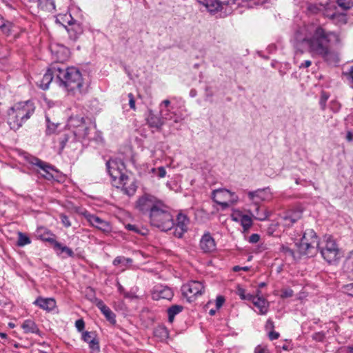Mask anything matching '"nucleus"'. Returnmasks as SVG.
<instances>
[{
  "mask_svg": "<svg viewBox=\"0 0 353 353\" xmlns=\"http://www.w3.org/2000/svg\"><path fill=\"white\" fill-rule=\"evenodd\" d=\"M291 43L296 52H308L327 61L332 54L331 44H339L341 39L338 33L319 25L309 32L305 28H299L294 31Z\"/></svg>",
  "mask_w": 353,
  "mask_h": 353,
  "instance_id": "1",
  "label": "nucleus"
},
{
  "mask_svg": "<svg viewBox=\"0 0 353 353\" xmlns=\"http://www.w3.org/2000/svg\"><path fill=\"white\" fill-rule=\"evenodd\" d=\"M57 74V81L60 86L73 94L85 92L84 79L79 70L75 67H66L59 63V68H53Z\"/></svg>",
  "mask_w": 353,
  "mask_h": 353,
  "instance_id": "2",
  "label": "nucleus"
},
{
  "mask_svg": "<svg viewBox=\"0 0 353 353\" xmlns=\"http://www.w3.org/2000/svg\"><path fill=\"white\" fill-rule=\"evenodd\" d=\"M106 168L114 185L121 188L123 194L130 196L132 181L123 172L125 170L123 162L119 159H111L106 162Z\"/></svg>",
  "mask_w": 353,
  "mask_h": 353,
  "instance_id": "3",
  "label": "nucleus"
},
{
  "mask_svg": "<svg viewBox=\"0 0 353 353\" xmlns=\"http://www.w3.org/2000/svg\"><path fill=\"white\" fill-rule=\"evenodd\" d=\"M148 217L151 225L161 231L167 232L174 228V222L170 208L164 201Z\"/></svg>",
  "mask_w": 353,
  "mask_h": 353,
  "instance_id": "4",
  "label": "nucleus"
},
{
  "mask_svg": "<svg viewBox=\"0 0 353 353\" xmlns=\"http://www.w3.org/2000/svg\"><path fill=\"white\" fill-rule=\"evenodd\" d=\"M319 238L312 229L306 230L299 242L296 243L301 255L312 257L318 252Z\"/></svg>",
  "mask_w": 353,
  "mask_h": 353,
  "instance_id": "5",
  "label": "nucleus"
},
{
  "mask_svg": "<svg viewBox=\"0 0 353 353\" xmlns=\"http://www.w3.org/2000/svg\"><path fill=\"white\" fill-rule=\"evenodd\" d=\"M162 201L154 195L145 192L136 201L135 208L143 214L149 216Z\"/></svg>",
  "mask_w": 353,
  "mask_h": 353,
  "instance_id": "6",
  "label": "nucleus"
},
{
  "mask_svg": "<svg viewBox=\"0 0 353 353\" xmlns=\"http://www.w3.org/2000/svg\"><path fill=\"white\" fill-rule=\"evenodd\" d=\"M319 243L318 252L320 251L322 257L329 263L335 262L339 258V248L335 241L330 237L325 242Z\"/></svg>",
  "mask_w": 353,
  "mask_h": 353,
  "instance_id": "7",
  "label": "nucleus"
},
{
  "mask_svg": "<svg viewBox=\"0 0 353 353\" xmlns=\"http://www.w3.org/2000/svg\"><path fill=\"white\" fill-rule=\"evenodd\" d=\"M328 10H325V18L329 19L336 26H341L347 23L346 14L340 12L334 1H328Z\"/></svg>",
  "mask_w": 353,
  "mask_h": 353,
  "instance_id": "8",
  "label": "nucleus"
},
{
  "mask_svg": "<svg viewBox=\"0 0 353 353\" xmlns=\"http://www.w3.org/2000/svg\"><path fill=\"white\" fill-rule=\"evenodd\" d=\"M182 292L189 302L193 301L198 295L204 291V285L201 281H192L182 286Z\"/></svg>",
  "mask_w": 353,
  "mask_h": 353,
  "instance_id": "9",
  "label": "nucleus"
},
{
  "mask_svg": "<svg viewBox=\"0 0 353 353\" xmlns=\"http://www.w3.org/2000/svg\"><path fill=\"white\" fill-rule=\"evenodd\" d=\"M10 110L13 111L17 117L26 121L33 114L34 108L32 103L26 101L16 104Z\"/></svg>",
  "mask_w": 353,
  "mask_h": 353,
  "instance_id": "10",
  "label": "nucleus"
},
{
  "mask_svg": "<svg viewBox=\"0 0 353 353\" xmlns=\"http://www.w3.org/2000/svg\"><path fill=\"white\" fill-rule=\"evenodd\" d=\"M198 2L203 5L208 12H214L221 8L222 5L232 6L239 4L237 0H197Z\"/></svg>",
  "mask_w": 353,
  "mask_h": 353,
  "instance_id": "11",
  "label": "nucleus"
},
{
  "mask_svg": "<svg viewBox=\"0 0 353 353\" xmlns=\"http://www.w3.org/2000/svg\"><path fill=\"white\" fill-rule=\"evenodd\" d=\"M83 215L86 220L90 223V224L98 230H100L105 233L111 232L112 228L108 221H105L99 216L87 212H85Z\"/></svg>",
  "mask_w": 353,
  "mask_h": 353,
  "instance_id": "12",
  "label": "nucleus"
},
{
  "mask_svg": "<svg viewBox=\"0 0 353 353\" xmlns=\"http://www.w3.org/2000/svg\"><path fill=\"white\" fill-rule=\"evenodd\" d=\"M228 196H234V193L227 189L215 190L212 193V199L213 201L220 205L223 210L227 209L230 207V203L228 202L223 201Z\"/></svg>",
  "mask_w": 353,
  "mask_h": 353,
  "instance_id": "13",
  "label": "nucleus"
},
{
  "mask_svg": "<svg viewBox=\"0 0 353 353\" xmlns=\"http://www.w3.org/2000/svg\"><path fill=\"white\" fill-rule=\"evenodd\" d=\"M199 247L204 253H210L216 250L215 240L210 232H205L203 234L199 242Z\"/></svg>",
  "mask_w": 353,
  "mask_h": 353,
  "instance_id": "14",
  "label": "nucleus"
},
{
  "mask_svg": "<svg viewBox=\"0 0 353 353\" xmlns=\"http://www.w3.org/2000/svg\"><path fill=\"white\" fill-rule=\"evenodd\" d=\"M174 296V292L172 288L166 285H156L154 286L152 296L154 300L166 299L170 301Z\"/></svg>",
  "mask_w": 353,
  "mask_h": 353,
  "instance_id": "15",
  "label": "nucleus"
},
{
  "mask_svg": "<svg viewBox=\"0 0 353 353\" xmlns=\"http://www.w3.org/2000/svg\"><path fill=\"white\" fill-rule=\"evenodd\" d=\"M70 20L68 21V26H65L70 39L75 41L83 33V28L81 25L77 22L76 20L73 19L71 15H69Z\"/></svg>",
  "mask_w": 353,
  "mask_h": 353,
  "instance_id": "16",
  "label": "nucleus"
},
{
  "mask_svg": "<svg viewBox=\"0 0 353 353\" xmlns=\"http://www.w3.org/2000/svg\"><path fill=\"white\" fill-rule=\"evenodd\" d=\"M146 121L150 128H154L157 130H161V127L165 124L160 113L155 114L152 110L148 111Z\"/></svg>",
  "mask_w": 353,
  "mask_h": 353,
  "instance_id": "17",
  "label": "nucleus"
},
{
  "mask_svg": "<svg viewBox=\"0 0 353 353\" xmlns=\"http://www.w3.org/2000/svg\"><path fill=\"white\" fill-rule=\"evenodd\" d=\"M54 68H59V63H56L54 64H52L50 67L48 68V70L46 71V72L43 74L41 83L39 84V86L43 90H46L48 88L49 84L51 83L52 79L55 77L57 79V74H55V72L54 70Z\"/></svg>",
  "mask_w": 353,
  "mask_h": 353,
  "instance_id": "18",
  "label": "nucleus"
},
{
  "mask_svg": "<svg viewBox=\"0 0 353 353\" xmlns=\"http://www.w3.org/2000/svg\"><path fill=\"white\" fill-rule=\"evenodd\" d=\"M32 163L33 165H35L37 167L40 168L43 171L44 173L42 174V176L45 179H46L48 180H52L54 179V176L50 172V171L53 170V171L57 172V170L55 169H54V168L52 165H50L48 163H46V162L41 161V159H39L38 158H34L32 160Z\"/></svg>",
  "mask_w": 353,
  "mask_h": 353,
  "instance_id": "19",
  "label": "nucleus"
},
{
  "mask_svg": "<svg viewBox=\"0 0 353 353\" xmlns=\"http://www.w3.org/2000/svg\"><path fill=\"white\" fill-rule=\"evenodd\" d=\"M328 2L323 3H309L307 5V12L310 14H321L325 17V10H328Z\"/></svg>",
  "mask_w": 353,
  "mask_h": 353,
  "instance_id": "20",
  "label": "nucleus"
},
{
  "mask_svg": "<svg viewBox=\"0 0 353 353\" xmlns=\"http://www.w3.org/2000/svg\"><path fill=\"white\" fill-rule=\"evenodd\" d=\"M159 113L162 119H163L164 123L166 121H173L176 123L182 120L181 117L172 112L171 108H161Z\"/></svg>",
  "mask_w": 353,
  "mask_h": 353,
  "instance_id": "21",
  "label": "nucleus"
},
{
  "mask_svg": "<svg viewBox=\"0 0 353 353\" xmlns=\"http://www.w3.org/2000/svg\"><path fill=\"white\" fill-rule=\"evenodd\" d=\"M34 304L47 311H52L56 307V301L52 298L39 297L35 300Z\"/></svg>",
  "mask_w": 353,
  "mask_h": 353,
  "instance_id": "22",
  "label": "nucleus"
},
{
  "mask_svg": "<svg viewBox=\"0 0 353 353\" xmlns=\"http://www.w3.org/2000/svg\"><path fill=\"white\" fill-rule=\"evenodd\" d=\"M90 128L88 124L85 122L79 127H77L72 130L74 139L76 141H80L85 139L88 137L89 134Z\"/></svg>",
  "mask_w": 353,
  "mask_h": 353,
  "instance_id": "23",
  "label": "nucleus"
},
{
  "mask_svg": "<svg viewBox=\"0 0 353 353\" xmlns=\"http://www.w3.org/2000/svg\"><path fill=\"white\" fill-rule=\"evenodd\" d=\"M21 327L26 334H36L38 335L41 334V332L35 323V322L31 319L25 320L21 324Z\"/></svg>",
  "mask_w": 353,
  "mask_h": 353,
  "instance_id": "24",
  "label": "nucleus"
},
{
  "mask_svg": "<svg viewBox=\"0 0 353 353\" xmlns=\"http://www.w3.org/2000/svg\"><path fill=\"white\" fill-rule=\"evenodd\" d=\"M24 121L23 119H21L19 117H17V114H15L13 111L9 110L8 123L11 129L14 130H18Z\"/></svg>",
  "mask_w": 353,
  "mask_h": 353,
  "instance_id": "25",
  "label": "nucleus"
},
{
  "mask_svg": "<svg viewBox=\"0 0 353 353\" xmlns=\"http://www.w3.org/2000/svg\"><path fill=\"white\" fill-rule=\"evenodd\" d=\"M249 199L252 201L254 204L256 209H259L257 204L265 199V192L264 189H259L255 191H250L248 194Z\"/></svg>",
  "mask_w": 353,
  "mask_h": 353,
  "instance_id": "26",
  "label": "nucleus"
},
{
  "mask_svg": "<svg viewBox=\"0 0 353 353\" xmlns=\"http://www.w3.org/2000/svg\"><path fill=\"white\" fill-rule=\"evenodd\" d=\"M14 25L11 21L6 20L0 15V30L3 34L10 36L14 31Z\"/></svg>",
  "mask_w": 353,
  "mask_h": 353,
  "instance_id": "27",
  "label": "nucleus"
},
{
  "mask_svg": "<svg viewBox=\"0 0 353 353\" xmlns=\"http://www.w3.org/2000/svg\"><path fill=\"white\" fill-rule=\"evenodd\" d=\"M253 304L259 309L261 314H265L267 313L269 303L263 297L256 296Z\"/></svg>",
  "mask_w": 353,
  "mask_h": 353,
  "instance_id": "28",
  "label": "nucleus"
},
{
  "mask_svg": "<svg viewBox=\"0 0 353 353\" xmlns=\"http://www.w3.org/2000/svg\"><path fill=\"white\" fill-rule=\"evenodd\" d=\"M85 122V120L83 117L71 116L68 120L67 126L72 131Z\"/></svg>",
  "mask_w": 353,
  "mask_h": 353,
  "instance_id": "29",
  "label": "nucleus"
},
{
  "mask_svg": "<svg viewBox=\"0 0 353 353\" xmlns=\"http://www.w3.org/2000/svg\"><path fill=\"white\" fill-rule=\"evenodd\" d=\"M301 218L300 212L288 213L283 216V225L290 227Z\"/></svg>",
  "mask_w": 353,
  "mask_h": 353,
  "instance_id": "30",
  "label": "nucleus"
},
{
  "mask_svg": "<svg viewBox=\"0 0 353 353\" xmlns=\"http://www.w3.org/2000/svg\"><path fill=\"white\" fill-rule=\"evenodd\" d=\"M53 248L56 251H59V252H57L58 254L65 253L67 256L74 257V253L72 249L65 245H63V244L58 241L55 243L54 245L53 246Z\"/></svg>",
  "mask_w": 353,
  "mask_h": 353,
  "instance_id": "31",
  "label": "nucleus"
},
{
  "mask_svg": "<svg viewBox=\"0 0 353 353\" xmlns=\"http://www.w3.org/2000/svg\"><path fill=\"white\" fill-rule=\"evenodd\" d=\"M183 307L179 305H173L170 307L167 310L168 314V321L170 323H172L174 319V316L179 314L183 310Z\"/></svg>",
  "mask_w": 353,
  "mask_h": 353,
  "instance_id": "32",
  "label": "nucleus"
},
{
  "mask_svg": "<svg viewBox=\"0 0 353 353\" xmlns=\"http://www.w3.org/2000/svg\"><path fill=\"white\" fill-rule=\"evenodd\" d=\"M39 236L42 241L51 243L52 246H54L57 242L56 239H54V234L48 230H45L43 233L39 234Z\"/></svg>",
  "mask_w": 353,
  "mask_h": 353,
  "instance_id": "33",
  "label": "nucleus"
},
{
  "mask_svg": "<svg viewBox=\"0 0 353 353\" xmlns=\"http://www.w3.org/2000/svg\"><path fill=\"white\" fill-rule=\"evenodd\" d=\"M17 234H18V240L17 242V246L23 247L26 245L31 243V240L27 234H26L21 232H19L17 233Z\"/></svg>",
  "mask_w": 353,
  "mask_h": 353,
  "instance_id": "34",
  "label": "nucleus"
},
{
  "mask_svg": "<svg viewBox=\"0 0 353 353\" xmlns=\"http://www.w3.org/2000/svg\"><path fill=\"white\" fill-rule=\"evenodd\" d=\"M189 220L186 215L183 214H179L176 217V223L174 225H177L179 228H181L188 230V224Z\"/></svg>",
  "mask_w": 353,
  "mask_h": 353,
  "instance_id": "35",
  "label": "nucleus"
},
{
  "mask_svg": "<svg viewBox=\"0 0 353 353\" xmlns=\"http://www.w3.org/2000/svg\"><path fill=\"white\" fill-rule=\"evenodd\" d=\"M38 6L42 10L50 11L54 9V3L53 0H38Z\"/></svg>",
  "mask_w": 353,
  "mask_h": 353,
  "instance_id": "36",
  "label": "nucleus"
},
{
  "mask_svg": "<svg viewBox=\"0 0 353 353\" xmlns=\"http://www.w3.org/2000/svg\"><path fill=\"white\" fill-rule=\"evenodd\" d=\"M336 6L343 10H347L353 6V0H337Z\"/></svg>",
  "mask_w": 353,
  "mask_h": 353,
  "instance_id": "37",
  "label": "nucleus"
},
{
  "mask_svg": "<svg viewBox=\"0 0 353 353\" xmlns=\"http://www.w3.org/2000/svg\"><path fill=\"white\" fill-rule=\"evenodd\" d=\"M101 312L111 324L114 325L116 323V316L108 307Z\"/></svg>",
  "mask_w": 353,
  "mask_h": 353,
  "instance_id": "38",
  "label": "nucleus"
},
{
  "mask_svg": "<svg viewBox=\"0 0 353 353\" xmlns=\"http://www.w3.org/2000/svg\"><path fill=\"white\" fill-rule=\"evenodd\" d=\"M154 334L156 336L163 340L168 337L169 333L166 327H159L155 330Z\"/></svg>",
  "mask_w": 353,
  "mask_h": 353,
  "instance_id": "39",
  "label": "nucleus"
},
{
  "mask_svg": "<svg viewBox=\"0 0 353 353\" xmlns=\"http://www.w3.org/2000/svg\"><path fill=\"white\" fill-rule=\"evenodd\" d=\"M46 122H47V128H46V134H51L54 133L57 128L59 125V123H54L50 121V119L48 116L46 117Z\"/></svg>",
  "mask_w": 353,
  "mask_h": 353,
  "instance_id": "40",
  "label": "nucleus"
},
{
  "mask_svg": "<svg viewBox=\"0 0 353 353\" xmlns=\"http://www.w3.org/2000/svg\"><path fill=\"white\" fill-rule=\"evenodd\" d=\"M342 74L349 83L353 84V64L351 65L347 70L343 71Z\"/></svg>",
  "mask_w": 353,
  "mask_h": 353,
  "instance_id": "41",
  "label": "nucleus"
},
{
  "mask_svg": "<svg viewBox=\"0 0 353 353\" xmlns=\"http://www.w3.org/2000/svg\"><path fill=\"white\" fill-rule=\"evenodd\" d=\"M241 221L244 229H248L252 225V219L248 215H243Z\"/></svg>",
  "mask_w": 353,
  "mask_h": 353,
  "instance_id": "42",
  "label": "nucleus"
},
{
  "mask_svg": "<svg viewBox=\"0 0 353 353\" xmlns=\"http://www.w3.org/2000/svg\"><path fill=\"white\" fill-rule=\"evenodd\" d=\"M89 347L91 349L92 353H98L100 350L99 341L96 339H92V341H90Z\"/></svg>",
  "mask_w": 353,
  "mask_h": 353,
  "instance_id": "43",
  "label": "nucleus"
},
{
  "mask_svg": "<svg viewBox=\"0 0 353 353\" xmlns=\"http://www.w3.org/2000/svg\"><path fill=\"white\" fill-rule=\"evenodd\" d=\"M329 98V95L325 92H322L320 101H319V105L321 107V109L322 110H325L326 108V103Z\"/></svg>",
  "mask_w": 353,
  "mask_h": 353,
  "instance_id": "44",
  "label": "nucleus"
},
{
  "mask_svg": "<svg viewBox=\"0 0 353 353\" xmlns=\"http://www.w3.org/2000/svg\"><path fill=\"white\" fill-rule=\"evenodd\" d=\"M312 338L315 341L323 342L325 339V333L323 331L315 332L312 335Z\"/></svg>",
  "mask_w": 353,
  "mask_h": 353,
  "instance_id": "45",
  "label": "nucleus"
},
{
  "mask_svg": "<svg viewBox=\"0 0 353 353\" xmlns=\"http://www.w3.org/2000/svg\"><path fill=\"white\" fill-rule=\"evenodd\" d=\"M132 261L130 259L125 258L124 256H117L113 261V264L114 265H118L119 264L125 265L128 263H130Z\"/></svg>",
  "mask_w": 353,
  "mask_h": 353,
  "instance_id": "46",
  "label": "nucleus"
},
{
  "mask_svg": "<svg viewBox=\"0 0 353 353\" xmlns=\"http://www.w3.org/2000/svg\"><path fill=\"white\" fill-rule=\"evenodd\" d=\"M60 51L61 52V55L59 57L58 56V59L59 61H65L69 56V50L68 48L61 46L60 47Z\"/></svg>",
  "mask_w": 353,
  "mask_h": 353,
  "instance_id": "47",
  "label": "nucleus"
},
{
  "mask_svg": "<svg viewBox=\"0 0 353 353\" xmlns=\"http://www.w3.org/2000/svg\"><path fill=\"white\" fill-rule=\"evenodd\" d=\"M294 295V291L290 288H284L281 290V297L282 299L290 298Z\"/></svg>",
  "mask_w": 353,
  "mask_h": 353,
  "instance_id": "48",
  "label": "nucleus"
},
{
  "mask_svg": "<svg viewBox=\"0 0 353 353\" xmlns=\"http://www.w3.org/2000/svg\"><path fill=\"white\" fill-rule=\"evenodd\" d=\"M345 268L347 271L353 273V256L348 257L345 263Z\"/></svg>",
  "mask_w": 353,
  "mask_h": 353,
  "instance_id": "49",
  "label": "nucleus"
},
{
  "mask_svg": "<svg viewBox=\"0 0 353 353\" xmlns=\"http://www.w3.org/2000/svg\"><path fill=\"white\" fill-rule=\"evenodd\" d=\"M68 140L69 136L68 134H64L63 137L59 138L60 151H62L64 149Z\"/></svg>",
  "mask_w": 353,
  "mask_h": 353,
  "instance_id": "50",
  "label": "nucleus"
},
{
  "mask_svg": "<svg viewBox=\"0 0 353 353\" xmlns=\"http://www.w3.org/2000/svg\"><path fill=\"white\" fill-rule=\"evenodd\" d=\"M94 335V333L90 332H84L82 334V339L85 342H87L88 343H90V341H92V339H94L93 336Z\"/></svg>",
  "mask_w": 353,
  "mask_h": 353,
  "instance_id": "51",
  "label": "nucleus"
},
{
  "mask_svg": "<svg viewBox=\"0 0 353 353\" xmlns=\"http://www.w3.org/2000/svg\"><path fill=\"white\" fill-rule=\"evenodd\" d=\"M60 219H61L62 224L65 228H69L71 226V223H70L68 216H66L64 214H60Z\"/></svg>",
  "mask_w": 353,
  "mask_h": 353,
  "instance_id": "52",
  "label": "nucleus"
},
{
  "mask_svg": "<svg viewBox=\"0 0 353 353\" xmlns=\"http://www.w3.org/2000/svg\"><path fill=\"white\" fill-rule=\"evenodd\" d=\"M174 226H175L174 231V236L178 238H181L183 234H184V232H185L187 231V230L181 228H179V227H177V225H174Z\"/></svg>",
  "mask_w": 353,
  "mask_h": 353,
  "instance_id": "53",
  "label": "nucleus"
},
{
  "mask_svg": "<svg viewBox=\"0 0 353 353\" xmlns=\"http://www.w3.org/2000/svg\"><path fill=\"white\" fill-rule=\"evenodd\" d=\"M75 326L78 331H79V332L82 331L85 327L84 321L82 319H78L75 322Z\"/></svg>",
  "mask_w": 353,
  "mask_h": 353,
  "instance_id": "54",
  "label": "nucleus"
},
{
  "mask_svg": "<svg viewBox=\"0 0 353 353\" xmlns=\"http://www.w3.org/2000/svg\"><path fill=\"white\" fill-rule=\"evenodd\" d=\"M281 250L284 253L294 257V252L291 248L285 245H282L281 248Z\"/></svg>",
  "mask_w": 353,
  "mask_h": 353,
  "instance_id": "55",
  "label": "nucleus"
},
{
  "mask_svg": "<svg viewBox=\"0 0 353 353\" xmlns=\"http://www.w3.org/2000/svg\"><path fill=\"white\" fill-rule=\"evenodd\" d=\"M225 302V298L223 296H218L216 299V307L217 309L221 307Z\"/></svg>",
  "mask_w": 353,
  "mask_h": 353,
  "instance_id": "56",
  "label": "nucleus"
},
{
  "mask_svg": "<svg viewBox=\"0 0 353 353\" xmlns=\"http://www.w3.org/2000/svg\"><path fill=\"white\" fill-rule=\"evenodd\" d=\"M260 240V236L258 234H252L249 237V242L252 243H256Z\"/></svg>",
  "mask_w": 353,
  "mask_h": 353,
  "instance_id": "57",
  "label": "nucleus"
},
{
  "mask_svg": "<svg viewBox=\"0 0 353 353\" xmlns=\"http://www.w3.org/2000/svg\"><path fill=\"white\" fill-rule=\"evenodd\" d=\"M268 336L271 341H273L277 339L279 337V333L272 330L269 332Z\"/></svg>",
  "mask_w": 353,
  "mask_h": 353,
  "instance_id": "58",
  "label": "nucleus"
},
{
  "mask_svg": "<svg viewBox=\"0 0 353 353\" xmlns=\"http://www.w3.org/2000/svg\"><path fill=\"white\" fill-rule=\"evenodd\" d=\"M96 305L101 310V312L103 311L108 307V306H106L103 301L101 300H97Z\"/></svg>",
  "mask_w": 353,
  "mask_h": 353,
  "instance_id": "59",
  "label": "nucleus"
},
{
  "mask_svg": "<svg viewBox=\"0 0 353 353\" xmlns=\"http://www.w3.org/2000/svg\"><path fill=\"white\" fill-rule=\"evenodd\" d=\"M343 289L345 292L347 293L350 296H353V294L348 293V291H350L353 289V283L345 285L343 286Z\"/></svg>",
  "mask_w": 353,
  "mask_h": 353,
  "instance_id": "60",
  "label": "nucleus"
},
{
  "mask_svg": "<svg viewBox=\"0 0 353 353\" xmlns=\"http://www.w3.org/2000/svg\"><path fill=\"white\" fill-rule=\"evenodd\" d=\"M268 350L265 347H262L261 345H257L254 349V353H267Z\"/></svg>",
  "mask_w": 353,
  "mask_h": 353,
  "instance_id": "61",
  "label": "nucleus"
},
{
  "mask_svg": "<svg viewBox=\"0 0 353 353\" xmlns=\"http://www.w3.org/2000/svg\"><path fill=\"white\" fill-rule=\"evenodd\" d=\"M166 174V171H165V169L164 167L163 166H161L159 168H158V176L159 178H163Z\"/></svg>",
  "mask_w": 353,
  "mask_h": 353,
  "instance_id": "62",
  "label": "nucleus"
},
{
  "mask_svg": "<svg viewBox=\"0 0 353 353\" xmlns=\"http://www.w3.org/2000/svg\"><path fill=\"white\" fill-rule=\"evenodd\" d=\"M170 101L168 100V99H165L163 100L160 105H159V108H170Z\"/></svg>",
  "mask_w": 353,
  "mask_h": 353,
  "instance_id": "63",
  "label": "nucleus"
},
{
  "mask_svg": "<svg viewBox=\"0 0 353 353\" xmlns=\"http://www.w3.org/2000/svg\"><path fill=\"white\" fill-rule=\"evenodd\" d=\"M311 65H312V61L310 60H305V61H303V63H301L300 64L299 68L300 69L307 68L310 67Z\"/></svg>",
  "mask_w": 353,
  "mask_h": 353,
  "instance_id": "64",
  "label": "nucleus"
}]
</instances>
